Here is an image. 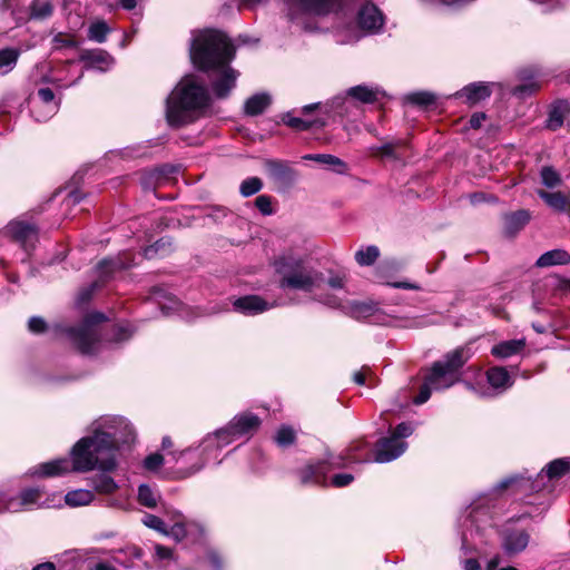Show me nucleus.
Masks as SVG:
<instances>
[{
	"instance_id": "nucleus-1",
	"label": "nucleus",
	"mask_w": 570,
	"mask_h": 570,
	"mask_svg": "<svg viewBox=\"0 0 570 570\" xmlns=\"http://www.w3.org/2000/svg\"><path fill=\"white\" fill-rule=\"evenodd\" d=\"M90 431L92 435L80 439L72 448L73 470L114 471L117 466L115 453L120 445L134 441V428L122 416L105 415L91 423Z\"/></svg>"
},
{
	"instance_id": "nucleus-2",
	"label": "nucleus",
	"mask_w": 570,
	"mask_h": 570,
	"mask_svg": "<svg viewBox=\"0 0 570 570\" xmlns=\"http://www.w3.org/2000/svg\"><path fill=\"white\" fill-rule=\"evenodd\" d=\"M189 56L194 66L207 75L217 99H225L236 87L238 71L230 67L235 47L222 31L214 29L191 32Z\"/></svg>"
},
{
	"instance_id": "nucleus-3",
	"label": "nucleus",
	"mask_w": 570,
	"mask_h": 570,
	"mask_svg": "<svg viewBox=\"0 0 570 570\" xmlns=\"http://www.w3.org/2000/svg\"><path fill=\"white\" fill-rule=\"evenodd\" d=\"M212 102L210 95L194 75L185 76L166 100V120L171 127L194 122Z\"/></svg>"
},
{
	"instance_id": "nucleus-4",
	"label": "nucleus",
	"mask_w": 570,
	"mask_h": 570,
	"mask_svg": "<svg viewBox=\"0 0 570 570\" xmlns=\"http://www.w3.org/2000/svg\"><path fill=\"white\" fill-rule=\"evenodd\" d=\"M259 425V417L250 412H245L234 416L227 426L219 429L215 433L208 434L203 439L200 444V454L203 459L200 463L190 468L188 471L183 472L181 476H189L198 472L205 465V462L213 451L220 450L223 446L228 445L240 436L252 435L257 431Z\"/></svg>"
},
{
	"instance_id": "nucleus-5",
	"label": "nucleus",
	"mask_w": 570,
	"mask_h": 570,
	"mask_svg": "<svg viewBox=\"0 0 570 570\" xmlns=\"http://www.w3.org/2000/svg\"><path fill=\"white\" fill-rule=\"evenodd\" d=\"M278 275V286L282 289L301 291L313 294L320 288L323 275L309 267L304 259L294 256H282L274 263Z\"/></svg>"
},
{
	"instance_id": "nucleus-6",
	"label": "nucleus",
	"mask_w": 570,
	"mask_h": 570,
	"mask_svg": "<svg viewBox=\"0 0 570 570\" xmlns=\"http://www.w3.org/2000/svg\"><path fill=\"white\" fill-rule=\"evenodd\" d=\"M470 357L471 353L468 347H456L446 353L442 360L433 363L425 380L432 385L434 391L446 390L460 381V371Z\"/></svg>"
},
{
	"instance_id": "nucleus-7",
	"label": "nucleus",
	"mask_w": 570,
	"mask_h": 570,
	"mask_svg": "<svg viewBox=\"0 0 570 570\" xmlns=\"http://www.w3.org/2000/svg\"><path fill=\"white\" fill-rule=\"evenodd\" d=\"M102 313L88 314L78 327L67 330L68 336L82 354H91L101 340L100 324L106 321Z\"/></svg>"
},
{
	"instance_id": "nucleus-8",
	"label": "nucleus",
	"mask_w": 570,
	"mask_h": 570,
	"mask_svg": "<svg viewBox=\"0 0 570 570\" xmlns=\"http://www.w3.org/2000/svg\"><path fill=\"white\" fill-rule=\"evenodd\" d=\"M414 429L409 423H400L387 438H382L375 450L374 461L377 463H387L401 456L407 449L405 438L412 435Z\"/></svg>"
},
{
	"instance_id": "nucleus-9",
	"label": "nucleus",
	"mask_w": 570,
	"mask_h": 570,
	"mask_svg": "<svg viewBox=\"0 0 570 570\" xmlns=\"http://www.w3.org/2000/svg\"><path fill=\"white\" fill-rule=\"evenodd\" d=\"M570 470V461L567 459H557L550 462L546 469H543L537 479L531 481L524 478H509L501 481L498 484L500 490L507 489L510 485H514L520 490L539 491L544 484V479L551 480L564 475Z\"/></svg>"
},
{
	"instance_id": "nucleus-10",
	"label": "nucleus",
	"mask_w": 570,
	"mask_h": 570,
	"mask_svg": "<svg viewBox=\"0 0 570 570\" xmlns=\"http://www.w3.org/2000/svg\"><path fill=\"white\" fill-rule=\"evenodd\" d=\"M313 299L333 308H342L345 314L357 320L373 316L380 309L379 305L372 301H350L343 305L340 299L333 295H315Z\"/></svg>"
},
{
	"instance_id": "nucleus-11",
	"label": "nucleus",
	"mask_w": 570,
	"mask_h": 570,
	"mask_svg": "<svg viewBox=\"0 0 570 570\" xmlns=\"http://www.w3.org/2000/svg\"><path fill=\"white\" fill-rule=\"evenodd\" d=\"M344 465L342 458H328L324 461L309 463L298 471L301 483H322L325 481L326 474L333 468H341Z\"/></svg>"
},
{
	"instance_id": "nucleus-12",
	"label": "nucleus",
	"mask_w": 570,
	"mask_h": 570,
	"mask_svg": "<svg viewBox=\"0 0 570 570\" xmlns=\"http://www.w3.org/2000/svg\"><path fill=\"white\" fill-rule=\"evenodd\" d=\"M31 112L37 121L48 120L59 109V101L55 99V94L50 88H40L37 98L31 100Z\"/></svg>"
},
{
	"instance_id": "nucleus-13",
	"label": "nucleus",
	"mask_w": 570,
	"mask_h": 570,
	"mask_svg": "<svg viewBox=\"0 0 570 570\" xmlns=\"http://www.w3.org/2000/svg\"><path fill=\"white\" fill-rule=\"evenodd\" d=\"M279 305L282 303L276 301L269 303L258 295L242 296L233 302L234 309L246 316H254Z\"/></svg>"
},
{
	"instance_id": "nucleus-14",
	"label": "nucleus",
	"mask_w": 570,
	"mask_h": 570,
	"mask_svg": "<svg viewBox=\"0 0 570 570\" xmlns=\"http://www.w3.org/2000/svg\"><path fill=\"white\" fill-rule=\"evenodd\" d=\"M7 233L24 249L33 248L38 240V228L23 220H12L7 225Z\"/></svg>"
},
{
	"instance_id": "nucleus-15",
	"label": "nucleus",
	"mask_w": 570,
	"mask_h": 570,
	"mask_svg": "<svg viewBox=\"0 0 570 570\" xmlns=\"http://www.w3.org/2000/svg\"><path fill=\"white\" fill-rule=\"evenodd\" d=\"M530 534L525 530H505L502 533L501 548L509 557L524 551L529 544Z\"/></svg>"
},
{
	"instance_id": "nucleus-16",
	"label": "nucleus",
	"mask_w": 570,
	"mask_h": 570,
	"mask_svg": "<svg viewBox=\"0 0 570 570\" xmlns=\"http://www.w3.org/2000/svg\"><path fill=\"white\" fill-rule=\"evenodd\" d=\"M492 83L472 82L454 94V98L462 99L469 106H474L489 98L492 94Z\"/></svg>"
},
{
	"instance_id": "nucleus-17",
	"label": "nucleus",
	"mask_w": 570,
	"mask_h": 570,
	"mask_svg": "<svg viewBox=\"0 0 570 570\" xmlns=\"http://www.w3.org/2000/svg\"><path fill=\"white\" fill-rule=\"evenodd\" d=\"M289 7H296L303 12L324 16L334 11L341 0H285Z\"/></svg>"
},
{
	"instance_id": "nucleus-18",
	"label": "nucleus",
	"mask_w": 570,
	"mask_h": 570,
	"mask_svg": "<svg viewBox=\"0 0 570 570\" xmlns=\"http://www.w3.org/2000/svg\"><path fill=\"white\" fill-rule=\"evenodd\" d=\"M264 166L268 177L275 183L291 185L296 179L295 170L285 161L267 159Z\"/></svg>"
},
{
	"instance_id": "nucleus-19",
	"label": "nucleus",
	"mask_w": 570,
	"mask_h": 570,
	"mask_svg": "<svg viewBox=\"0 0 570 570\" xmlns=\"http://www.w3.org/2000/svg\"><path fill=\"white\" fill-rule=\"evenodd\" d=\"M381 11L372 3L364 4L358 11V24L366 32H377L383 27Z\"/></svg>"
},
{
	"instance_id": "nucleus-20",
	"label": "nucleus",
	"mask_w": 570,
	"mask_h": 570,
	"mask_svg": "<svg viewBox=\"0 0 570 570\" xmlns=\"http://www.w3.org/2000/svg\"><path fill=\"white\" fill-rule=\"evenodd\" d=\"M41 490L38 488H30L23 490L19 497H13L11 505L9 507L11 510H16V512L31 509L33 505L42 507L45 503L40 502Z\"/></svg>"
},
{
	"instance_id": "nucleus-21",
	"label": "nucleus",
	"mask_w": 570,
	"mask_h": 570,
	"mask_svg": "<svg viewBox=\"0 0 570 570\" xmlns=\"http://www.w3.org/2000/svg\"><path fill=\"white\" fill-rule=\"evenodd\" d=\"M487 380L491 387L502 393L510 389L513 380L505 367L493 366L487 371Z\"/></svg>"
},
{
	"instance_id": "nucleus-22",
	"label": "nucleus",
	"mask_w": 570,
	"mask_h": 570,
	"mask_svg": "<svg viewBox=\"0 0 570 570\" xmlns=\"http://www.w3.org/2000/svg\"><path fill=\"white\" fill-rule=\"evenodd\" d=\"M70 470L75 471L73 468L70 469V462L68 459H57L41 463L35 469L32 474L39 476H57L67 473Z\"/></svg>"
},
{
	"instance_id": "nucleus-23",
	"label": "nucleus",
	"mask_w": 570,
	"mask_h": 570,
	"mask_svg": "<svg viewBox=\"0 0 570 570\" xmlns=\"http://www.w3.org/2000/svg\"><path fill=\"white\" fill-rule=\"evenodd\" d=\"M330 109L341 117L354 116L360 111L358 105L347 94L332 98Z\"/></svg>"
},
{
	"instance_id": "nucleus-24",
	"label": "nucleus",
	"mask_w": 570,
	"mask_h": 570,
	"mask_svg": "<svg viewBox=\"0 0 570 570\" xmlns=\"http://www.w3.org/2000/svg\"><path fill=\"white\" fill-rule=\"evenodd\" d=\"M570 263V254L561 248H556L543 253L535 262V266L547 268L557 265H567Z\"/></svg>"
},
{
	"instance_id": "nucleus-25",
	"label": "nucleus",
	"mask_w": 570,
	"mask_h": 570,
	"mask_svg": "<svg viewBox=\"0 0 570 570\" xmlns=\"http://www.w3.org/2000/svg\"><path fill=\"white\" fill-rule=\"evenodd\" d=\"M304 160H312L331 167L337 174H344L347 165L341 158L331 154H306L302 157Z\"/></svg>"
},
{
	"instance_id": "nucleus-26",
	"label": "nucleus",
	"mask_w": 570,
	"mask_h": 570,
	"mask_svg": "<svg viewBox=\"0 0 570 570\" xmlns=\"http://www.w3.org/2000/svg\"><path fill=\"white\" fill-rule=\"evenodd\" d=\"M525 346V340H510L494 345L491 350L492 355L499 358H507L521 352Z\"/></svg>"
},
{
	"instance_id": "nucleus-27",
	"label": "nucleus",
	"mask_w": 570,
	"mask_h": 570,
	"mask_svg": "<svg viewBox=\"0 0 570 570\" xmlns=\"http://www.w3.org/2000/svg\"><path fill=\"white\" fill-rule=\"evenodd\" d=\"M271 101L268 94H255L245 101L244 111L248 116L261 115L271 105Z\"/></svg>"
},
{
	"instance_id": "nucleus-28",
	"label": "nucleus",
	"mask_w": 570,
	"mask_h": 570,
	"mask_svg": "<svg viewBox=\"0 0 570 570\" xmlns=\"http://www.w3.org/2000/svg\"><path fill=\"white\" fill-rule=\"evenodd\" d=\"M537 194L553 210L566 212L570 206L569 197L562 194L561 191L549 193L539 189Z\"/></svg>"
},
{
	"instance_id": "nucleus-29",
	"label": "nucleus",
	"mask_w": 570,
	"mask_h": 570,
	"mask_svg": "<svg viewBox=\"0 0 570 570\" xmlns=\"http://www.w3.org/2000/svg\"><path fill=\"white\" fill-rule=\"evenodd\" d=\"M90 67L98 68L100 70H107L112 63L114 59L104 50L88 51L82 56Z\"/></svg>"
},
{
	"instance_id": "nucleus-30",
	"label": "nucleus",
	"mask_w": 570,
	"mask_h": 570,
	"mask_svg": "<svg viewBox=\"0 0 570 570\" xmlns=\"http://www.w3.org/2000/svg\"><path fill=\"white\" fill-rule=\"evenodd\" d=\"M1 11H10L12 19L17 23L28 20V10L22 6L21 0H2L0 2Z\"/></svg>"
},
{
	"instance_id": "nucleus-31",
	"label": "nucleus",
	"mask_w": 570,
	"mask_h": 570,
	"mask_svg": "<svg viewBox=\"0 0 570 570\" xmlns=\"http://www.w3.org/2000/svg\"><path fill=\"white\" fill-rule=\"evenodd\" d=\"M53 12L51 0H33L28 10V20H42L50 17Z\"/></svg>"
},
{
	"instance_id": "nucleus-32",
	"label": "nucleus",
	"mask_w": 570,
	"mask_h": 570,
	"mask_svg": "<svg viewBox=\"0 0 570 570\" xmlns=\"http://www.w3.org/2000/svg\"><path fill=\"white\" fill-rule=\"evenodd\" d=\"M19 56L20 50L16 48H4L0 50V76H4L13 70Z\"/></svg>"
},
{
	"instance_id": "nucleus-33",
	"label": "nucleus",
	"mask_w": 570,
	"mask_h": 570,
	"mask_svg": "<svg viewBox=\"0 0 570 570\" xmlns=\"http://www.w3.org/2000/svg\"><path fill=\"white\" fill-rule=\"evenodd\" d=\"M346 94L358 104H372L377 99L376 91L367 86L351 87Z\"/></svg>"
},
{
	"instance_id": "nucleus-34",
	"label": "nucleus",
	"mask_w": 570,
	"mask_h": 570,
	"mask_svg": "<svg viewBox=\"0 0 570 570\" xmlns=\"http://www.w3.org/2000/svg\"><path fill=\"white\" fill-rule=\"evenodd\" d=\"M283 122L296 130H307L312 127H323L325 125L324 120L314 119L307 120L299 117H294L289 112L283 116Z\"/></svg>"
},
{
	"instance_id": "nucleus-35",
	"label": "nucleus",
	"mask_w": 570,
	"mask_h": 570,
	"mask_svg": "<svg viewBox=\"0 0 570 570\" xmlns=\"http://www.w3.org/2000/svg\"><path fill=\"white\" fill-rule=\"evenodd\" d=\"M95 495L90 490L77 489L69 491L65 495V501L70 507L87 505L94 500Z\"/></svg>"
},
{
	"instance_id": "nucleus-36",
	"label": "nucleus",
	"mask_w": 570,
	"mask_h": 570,
	"mask_svg": "<svg viewBox=\"0 0 570 570\" xmlns=\"http://www.w3.org/2000/svg\"><path fill=\"white\" fill-rule=\"evenodd\" d=\"M106 472L107 471H102V473L95 475L92 478L91 482H92L94 489L97 492L104 493V494H110L117 490L118 485L111 476L106 474Z\"/></svg>"
},
{
	"instance_id": "nucleus-37",
	"label": "nucleus",
	"mask_w": 570,
	"mask_h": 570,
	"mask_svg": "<svg viewBox=\"0 0 570 570\" xmlns=\"http://www.w3.org/2000/svg\"><path fill=\"white\" fill-rule=\"evenodd\" d=\"M173 244L169 238L163 237L148 246L144 250V256L148 259H153L157 256H166L171 252Z\"/></svg>"
},
{
	"instance_id": "nucleus-38",
	"label": "nucleus",
	"mask_w": 570,
	"mask_h": 570,
	"mask_svg": "<svg viewBox=\"0 0 570 570\" xmlns=\"http://www.w3.org/2000/svg\"><path fill=\"white\" fill-rule=\"evenodd\" d=\"M127 267H129V265L125 264L120 258H106L98 264L97 272L101 281H105L116 269H125Z\"/></svg>"
},
{
	"instance_id": "nucleus-39",
	"label": "nucleus",
	"mask_w": 570,
	"mask_h": 570,
	"mask_svg": "<svg viewBox=\"0 0 570 570\" xmlns=\"http://www.w3.org/2000/svg\"><path fill=\"white\" fill-rule=\"evenodd\" d=\"M160 500V494L157 490L150 488L148 484H140L138 488V501L141 505L146 508H156L158 501Z\"/></svg>"
},
{
	"instance_id": "nucleus-40",
	"label": "nucleus",
	"mask_w": 570,
	"mask_h": 570,
	"mask_svg": "<svg viewBox=\"0 0 570 570\" xmlns=\"http://www.w3.org/2000/svg\"><path fill=\"white\" fill-rule=\"evenodd\" d=\"M380 256V250L376 246L370 245L361 248L355 253V261L360 266H371Z\"/></svg>"
},
{
	"instance_id": "nucleus-41",
	"label": "nucleus",
	"mask_w": 570,
	"mask_h": 570,
	"mask_svg": "<svg viewBox=\"0 0 570 570\" xmlns=\"http://www.w3.org/2000/svg\"><path fill=\"white\" fill-rule=\"evenodd\" d=\"M530 219V214L527 210H518L505 218V225L509 232H517L521 229Z\"/></svg>"
},
{
	"instance_id": "nucleus-42",
	"label": "nucleus",
	"mask_w": 570,
	"mask_h": 570,
	"mask_svg": "<svg viewBox=\"0 0 570 570\" xmlns=\"http://www.w3.org/2000/svg\"><path fill=\"white\" fill-rule=\"evenodd\" d=\"M564 112H566L564 104H559V105L554 106L549 112V117L547 119V128H549L551 130L559 129L563 125Z\"/></svg>"
},
{
	"instance_id": "nucleus-43",
	"label": "nucleus",
	"mask_w": 570,
	"mask_h": 570,
	"mask_svg": "<svg viewBox=\"0 0 570 570\" xmlns=\"http://www.w3.org/2000/svg\"><path fill=\"white\" fill-rule=\"evenodd\" d=\"M541 183L548 188H554L561 185L560 174L551 166H544L540 170Z\"/></svg>"
},
{
	"instance_id": "nucleus-44",
	"label": "nucleus",
	"mask_w": 570,
	"mask_h": 570,
	"mask_svg": "<svg viewBox=\"0 0 570 570\" xmlns=\"http://www.w3.org/2000/svg\"><path fill=\"white\" fill-rule=\"evenodd\" d=\"M110 29L105 21L94 22L88 30V38L98 43H102L107 39Z\"/></svg>"
},
{
	"instance_id": "nucleus-45",
	"label": "nucleus",
	"mask_w": 570,
	"mask_h": 570,
	"mask_svg": "<svg viewBox=\"0 0 570 570\" xmlns=\"http://www.w3.org/2000/svg\"><path fill=\"white\" fill-rule=\"evenodd\" d=\"M263 188V181L258 177H249L242 181L239 193L243 197L257 194Z\"/></svg>"
},
{
	"instance_id": "nucleus-46",
	"label": "nucleus",
	"mask_w": 570,
	"mask_h": 570,
	"mask_svg": "<svg viewBox=\"0 0 570 570\" xmlns=\"http://www.w3.org/2000/svg\"><path fill=\"white\" fill-rule=\"evenodd\" d=\"M295 439L296 433L288 425H282L275 434V441L282 448L292 445L295 442Z\"/></svg>"
},
{
	"instance_id": "nucleus-47",
	"label": "nucleus",
	"mask_w": 570,
	"mask_h": 570,
	"mask_svg": "<svg viewBox=\"0 0 570 570\" xmlns=\"http://www.w3.org/2000/svg\"><path fill=\"white\" fill-rule=\"evenodd\" d=\"M166 535L174 538L176 541H181L187 535L184 517L180 513H176V521L170 528V530H167Z\"/></svg>"
},
{
	"instance_id": "nucleus-48",
	"label": "nucleus",
	"mask_w": 570,
	"mask_h": 570,
	"mask_svg": "<svg viewBox=\"0 0 570 570\" xmlns=\"http://www.w3.org/2000/svg\"><path fill=\"white\" fill-rule=\"evenodd\" d=\"M407 100L413 105L429 106L435 101V96L429 91H417L410 94Z\"/></svg>"
},
{
	"instance_id": "nucleus-49",
	"label": "nucleus",
	"mask_w": 570,
	"mask_h": 570,
	"mask_svg": "<svg viewBox=\"0 0 570 570\" xmlns=\"http://www.w3.org/2000/svg\"><path fill=\"white\" fill-rule=\"evenodd\" d=\"M131 335L132 331L128 325H116L112 328V335L107 341L120 343L127 341Z\"/></svg>"
},
{
	"instance_id": "nucleus-50",
	"label": "nucleus",
	"mask_w": 570,
	"mask_h": 570,
	"mask_svg": "<svg viewBox=\"0 0 570 570\" xmlns=\"http://www.w3.org/2000/svg\"><path fill=\"white\" fill-rule=\"evenodd\" d=\"M399 146V142H387L382 146L371 147V154L374 156H384L390 158H396L395 148Z\"/></svg>"
},
{
	"instance_id": "nucleus-51",
	"label": "nucleus",
	"mask_w": 570,
	"mask_h": 570,
	"mask_svg": "<svg viewBox=\"0 0 570 570\" xmlns=\"http://www.w3.org/2000/svg\"><path fill=\"white\" fill-rule=\"evenodd\" d=\"M164 464V456L159 453H151L145 458L142 461V466L145 470L150 472H156Z\"/></svg>"
},
{
	"instance_id": "nucleus-52",
	"label": "nucleus",
	"mask_w": 570,
	"mask_h": 570,
	"mask_svg": "<svg viewBox=\"0 0 570 570\" xmlns=\"http://www.w3.org/2000/svg\"><path fill=\"white\" fill-rule=\"evenodd\" d=\"M142 523L150 529H154L163 534H167V529L164 521L157 515L146 514L142 519Z\"/></svg>"
},
{
	"instance_id": "nucleus-53",
	"label": "nucleus",
	"mask_w": 570,
	"mask_h": 570,
	"mask_svg": "<svg viewBox=\"0 0 570 570\" xmlns=\"http://www.w3.org/2000/svg\"><path fill=\"white\" fill-rule=\"evenodd\" d=\"M539 88L534 80L527 81L525 83L519 85L512 89V94L519 98L530 96Z\"/></svg>"
},
{
	"instance_id": "nucleus-54",
	"label": "nucleus",
	"mask_w": 570,
	"mask_h": 570,
	"mask_svg": "<svg viewBox=\"0 0 570 570\" xmlns=\"http://www.w3.org/2000/svg\"><path fill=\"white\" fill-rule=\"evenodd\" d=\"M255 206L263 215H272L273 214L272 198L267 195H259L255 199Z\"/></svg>"
},
{
	"instance_id": "nucleus-55",
	"label": "nucleus",
	"mask_w": 570,
	"mask_h": 570,
	"mask_svg": "<svg viewBox=\"0 0 570 570\" xmlns=\"http://www.w3.org/2000/svg\"><path fill=\"white\" fill-rule=\"evenodd\" d=\"M432 391H434L432 385L429 384L426 380H424V383L421 386L419 394L414 397L413 402L417 405L425 403L430 399Z\"/></svg>"
},
{
	"instance_id": "nucleus-56",
	"label": "nucleus",
	"mask_w": 570,
	"mask_h": 570,
	"mask_svg": "<svg viewBox=\"0 0 570 570\" xmlns=\"http://www.w3.org/2000/svg\"><path fill=\"white\" fill-rule=\"evenodd\" d=\"M28 328L35 334H39L46 331L47 324L42 317L32 316L28 322Z\"/></svg>"
},
{
	"instance_id": "nucleus-57",
	"label": "nucleus",
	"mask_w": 570,
	"mask_h": 570,
	"mask_svg": "<svg viewBox=\"0 0 570 570\" xmlns=\"http://www.w3.org/2000/svg\"><path fill=\"white\" fill-rule=\"evenodd\" d=\"M354 480V476L350 473L335 474L332 478V484L336 488H343L348 485Z\"/></svg>"
},
{
	"instance_id": "nucleus-58",
	"label": "nucleus",
	"mask_w": 570,
	"mask_h": 570,
	"mask_svg": "<svg viewBox=\"0 0 570 570\" xmlns=\"http://www.w3.org/2000/svg\"><path fill=\"white\" fill-rule=\"evenodd\" d=\"M168 301L170 303L169 305H167L166 303H159L164 314H169L173 311H180V308L183 307V303L175 297H169Z\"/></svg>"
},
{
	"instance_id": "nucleus-59",
	"label": "nucleus",
	"mask_w": 570,
	"mask_h": 570,
	"mask_svg": "<svg viewBox=\"0 0 570 570\" xmlns=\"http://www.w3.org/2000/svg\"><path fill=\"white\" fill-rule=\"evenodd\" d=\"M165 173V167L161 168V170H158V169H155L153 170L151 173H148L141 184L144 186L145 189H148V188H151V181L155 179V180H158L160 178V176Z\"/></svg>"
},
{
	"instance_id": "nucleus-60",
	"label": "nucleus",
	"mask_w": 570,
	"mask_h": 570,
	"mask_svg": "<svg viewBox=\"0 0 570 570\" xmlns=\"http://www.w3.org/2000/svg\"><path fill=\"white\" fill-rule=\"evenodd\" d=\"M155 554H156L157 560H171L173 559V550L167 547L160 546V544L155 546Z\"/></svg>"
},
{
	"instance_id": "nucleus-61",
	"label": "nucleus",
	"mask_w": 570,
	"mask_h": 570,
	"mask_svg": "<svg viewBox=\"0 0 570 570\" xmlns=\"http://www.w3.org/2000/svg\"><path fill=\"white\" fill-rule=\"evenodd\" d=\"M345 282H346L345 276H344V275H340V274L332 275V276L328 278V281H327L328 285H330L332 288H334V289H341V288H343V287H344V285H345Z\"/></svg>"
},
{
	"instance_id": "nucleus-62",
	"label": "nucleus",
	"mask_w": 570,
	"mask_h": 570,
	"mask_svg": "<svg viewBox=\"0 0 570 570\" xmlns=\"http://www.w3.org/2000/svg\"><path fill=\"white\" fill-rule=\"evenodd\" d=\"M12 500L13 497H9L6 493L0 494V514L4 512H16V510H11L9 508L11 505Z\"/></svg>"
},
{
	"instance_id": "nucleus-63",
	"label": "nucleus",
	"mask_w": 570,
	"mask_h": 570,
	"mask_svg": "<svg viewBox=\"0 0 570 570\" xmlns=\"http://www.w3.org/2000/svg\"><path fill=\"white\" fill-rule=\"evenodd\" d=\"M487 115L484 112H475L470 118V127L478 129L482 126V122L485 120Z\"/></svg>"
},
{
	"instance_id": "nucleus-64",
	"label": "nucleus",
	"mask_w": 570,
	"mask_h": 570,
	"mask_svg": "<svg viewBox=\"0 0 570 570\" xmlns=\"http://www.w3.org/2000/svg\"><path fill=\"white\" fill-rule=\"evenodd\" d=\"M208 560H209V563L212 564V567L215 569V570H219L222 568V560H220V557L214 552V551H210L208 553Z\"/></svg>"
}]
</instances>
